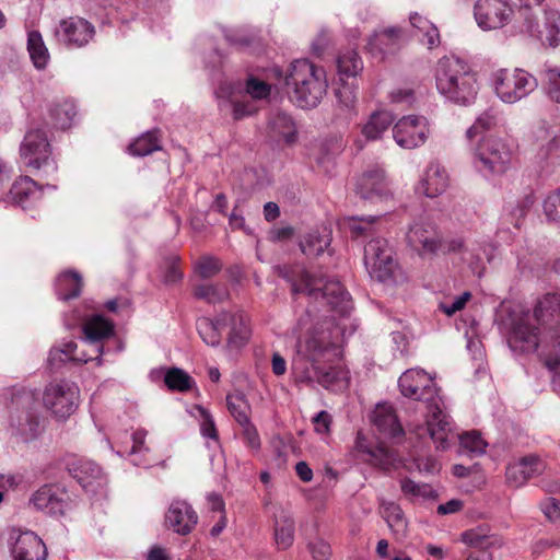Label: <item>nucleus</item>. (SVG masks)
<instances>
[{
    "mask_svg": "<svg viewBox=\"0 0 560 560\" xmlns=\"http://www.w3.org/2000/svg\"><path fill=\"white\" fill-rule=\"evenodd\" d=\"M509 346L521 353L540 349L545 365L560 383V293H547L539 300L533 318L523 316L514 322Z\"/></svg>",
    "mask_w": 560,
    "mask_h": 560,
    "instance_id": "obj_1",
    "label": "nucleus"
},
{
    "mask_svg": "<svg viewBox=\"0 0 560 560\" xmlns=\"http://www.w3.org/2000/svg\"><path fill=\"white\" fill-rule=\"evenodd\" d=\"M335 346L323 335L312 332L300 338L296 343V355L292 369L299 383L319 384L334 392L343 390L349 386V371L340 365L326 368Z\"/></svg>",
    "mask_w": 560,
    "mask_h": 560,
    "instance_id": "obj_2",
    "label": "nucleus"
},
{
    "mask_svg": "<svg viewBox=\"0 0 560 560\" xmlns=\"http://www.w3.org/2000/svg\"><path fill=\"white\" fill-rule=\"evenodd\" d=\"M398 386L405 397L428 402L427 431L436 448H446L451 423L436 401L434 381L424 371L410 369L400 375Z\"/></svg>",
    "mask_w": 560,
    "mask_h": 560,
    "instance_id": "obj_3",
    "label": "nucleus"
},
{
    "mask_svg": "<svg viewBox=\"0 0 560 560\" xmlns=\"http://www.w3.org/2000/svg\"><path fill=\"white\" fill-rule=\"evenodd\" d=\"M376 217L352 219L349 224L351 237H371L364 247V264L370 276L380 282L396 280L399 265L395 258L394 248L383 237H374Z\"/></svg>",
    "mask_w": 560,
    "mask_h": 560,
    "instance_id": "obj_4",
    "label": "nucleus"
},
{
    "mask_svg": "<svg viewBox=\"0 0 560 560\" xmlns=\"http://www.w3.org/2000/svg\"><path fill=\"white\" fill-rule=\"evenodd\" d=\"M284 80L291 101L301 108L316 107L328 88L325 70L307 59L294 60Z\"/></svg>",
    "mask_w": 560,
    "mask_h": 560,
    "instance_id": "obj_5",
    "label": "nucleus"
},
{
    "mask_svg": "<svg viewBox=\"0 0 560 560\" xmlns=\"http://www.w3.org/2000/svg\"><path fill=\"white\" fill-rule=\"evenodd\" d=\"M435 82L442 95L462 105L472 102L478 92L476 73L466 62L454 56H445L438 61Z\"/></svg>",
    "mask_w": 560,
    "mask_h": 560,
    "instance_id": "obj_6",
    "label": "nucleus"
},
{
    "mask_svg": "<svg viewBox=\"0 0 560 560\" xmlns=\"http://www.w3.org/2000/svg\"><path fill=\"white\" fill-rule=\"evenodd\" d=\"M406 241L423 259H431L440 254L462 253L465 247L462 238L445 241L436 225L424 220L416 221L409 226Z\"/></svg>",
    "mask_w": 560,
    "mask_h": 560,
    "instance_id": "obj_7",
    "label": "nucleus"
},
{
    "mask_svg": "<svg viewBox=\"0 0 560 560\" xmlns=\"http://www.w3.org/2000/svg\"><path fill=\"white\" fill-rule=\"evenodd\" d=\"M516 148L510 137L483 136L474 150V163L481 172L503 174L509 170Z\"/></svg>",
    "mask_w": 560,
    "mask_h": 560,
    "instance_id": "obj_8",
    "label": "nucleus"
},
{
    "mask_svg": "<svg viewBox=\"0 0 560 560\" xmlns=\"http://www.w3.org/2000/svg\"><path fill=\"white\" fill-rule=\"evenodd\" d=\"M493 81L497 95L509 104L524 98L537 88L536 78L523 69H500Z\"/></svg>",
    "mask_w": 560,
    "mask_h": 560,
    "instance_id": "obj_9",
    "label": "nucleus"
},
{
    "mask_svg": "<svg viewBox=\"0 0 560 560\" xmlns=\"http://www.w3.org/2000/svg\"><path fill=\"white\" fill-rule=\"evenodd\" d=\"M79 402V387L67 381L49 383L43 393L45 408L58 420H66L73 415Z\"/></svg>",
    "mask_w": 560,
    "mask_h": 560,
    "instance_id": "obj_10",
    "label": "nucleus"
},
{
    "mask_svg": "<svg viewBox=\"0 0 560 560\" xmlns=\"http://www.w3.org/2000/svg\"><path fill=\"white\" fill-rule=\"evenodd\" d=\"M292 290L295 293H305L308 296L318 299L322 296L332 307L340 306L348 299V292L338 280H325L322 277H316L308 271H303L300 280L294 282Z\"/></svg>",
    "mask_w": 560,
    "mask_h": 560,
    "instance_id": "obj_11",
    "label": "nucleus"
},
{
    "mask_svg": "<svg viewBox=\"0 0 560 560\" xmlns=\"http://www.w3.org/2000/svg\"><path fill=\"white\" fill-rule=\"evenodd\" d=\"M429 135V122L425 117L409 115L400 118L393 128L396 143L404 149L422 145Z\"/></svg>",
    "mask_w": 560,
    "mask_h": 560,
    "instance_id": "obj_12",
    "label": "nucleus"
},
{
    "mask_svg": "<svg viewBox=\"0 0 560 560\" xmlns=\"http://www.w3.org/2000/svg\"><path fill=\"white\" fill-rule=\"evenodd\" d=\"M94 35L95 28L93 24L79 16L61 20L55 31L57 42L69 48L85 46Z\"/></svg>",
    "mask_w": 560,
    "mask_h": 560,
    "instance_id": "obj_13",
    "label": "nucleus"
},
{
    "mask_svg": "<svg viewBox=\"0 0 560 560\" xmlns=\"http://www.w3.org/2000/svg\"><path fill=\"white\" fill-rule=\"evenodd\" d=\"M9 539L14 540L12 546V555L14 560L46 559V546L34 532H22L20 528H11Z\"/></svg>",
    "mask_w": 560,
    "mask_h": 560,
    "instance_id": "obj_14",
    "label": "nucleus"
},
{
    "mask_svg": "<svg viewBox=\"0 0 560 560\" xmlns=\"http://www.w3.org/2000/svg\"><path fill=\"white\" fill-rule=\"evenodd\" d=\"M21 159L26 166L38 170L50 156V144L42 129L30 130L21 144Z\"/></svg>",
    "mask_w": 560,
    "mask_h": 560,
    "instance_id": "obj_15",
    "label": "nucleus"
},
{
    "mask_svg": "<svg viewBox=\"0 0 560 560\" xmlns=\"http://www.w3.org/2000/svg\"><path fill=\"white\" fill-rule=\"evenodd\" d=\"M511 13L512 9L502 0H478L475 4V19L483 30L502 27Z\"/></svg>",
    "mask_w": 560,
    "mask_h": 560,
    "instance_id": "obj_16",
    "label": "nucleus"
},
{
    "mask_svg": "<svg viewBox=\"0 0 560 560\" xmlns=\"http://www.w3.org/2000/svg\"><path fill=\"white\" fill-rule=\"evenodd\" d=\"M197 523V512L184 500H174L165 514L166 526L182 536L190 534Z\"/></svg>",
    "mask_w": 560,
    "mask_h": 560,
    "instance_id": "obj_17",
    "label": "nucleus"
},
{
    "mask_svg": "<svg viewBox=\"0 0 560 560\" xmlns=\"http://www.w3.org/2000/svg\"><path fill=\"white\" fill-rule=\"evenodd\" d=\"M546 464L536 455H528L506 467V481L512 487H521L527 480L544 472Z\"/></svg>",
    "mask_w": 560,
    "mask_h": 560,
    "instance_id": "obj_18",
    "label": "nucleus"
},
{
    "mask_svg": "<svg viewBox=\"0 0 560 560\" xmlns=\"http://www.w3.org/2000/svg\"><path fill=\"white\" fill-rule=\"evenodd\" d=\"M357 194L363 199H386L389 190L384 171L374 168L362 174L357 182Z\"/></svg>",
    "mask_w": 560,
    "mask_h": 560,
    "instance_id": "obj_19",
    "label": "nucleus"
},
{
    "mask_svg": "<svg viewBox=\"0 0 560 560\" xmlns=\"http://www.w3.org/2000/svg\"><path fill=\"white\" fill-rule=\"evenodd\" d=\"M448 186V175L439 162H430L418 185V191L429 198L443 194Z\"/></svg>",
    "mask_w": 560,
    "mask_h": 560,
    "instance_id": "obj_20",
    "label": "nucleus"
},
{
    "mask_svg": "<svg viewBox=\"0 0 560 560\" xmlns=\"http://www.w3.org/2000/svg\"><path fill=\"white\" fill-rule=\"evenodd\" d=\"M402 39L400 27H388L375 32L368 42V49L374 57L384 58L386 54H393L399 49Z\"/></svg>",
    "mask_w": 560,
    "mask_h": 560,
    "instance_id": "obj_21",
    "label": "nucleus"
},
{
    "mask_svg": "<svg viewBox=\"0 0 560 560\" xmlns=\"http://www.w3.org/2000/svg\"><path fill=\"white\" fill-rule=\"evenodd\" d=\"M65 493L60 492L55 486H43L32 497L33 505L48 514H63L66 502Z\"/></svg>",
    "mask_w": 560,
    "mask_h": 560,
    "instance_id": "obj_22",
    "label": "nucleus"
},
{
    "mask_svg": "<svg viewBox=\"0 0 560 560\" xmlns=\"http://www.w3.org/2000/svg\"><path fill=\"white\" fill-rule=\"evenodd\" d=\"M372 422L384 435L396 438L402 434L400 425L394 408L387 404H380L372 413Z\"/></svg>",
    "mask_w": 560,
    "mask_h": 560,
    "instance_id": "obj_23",
    "label": "nucleus"
},
{
    "mask_svg": "<svg viewBox=\"0 0 560 560\" xmlns=\"http://www.w3.org/2000/svg\"><path fill=\"white\" fill-rule=\"evenodd\" d=\"M331 231L326 226L316 228L300 241V248L306 256H318L330 245Z\"/></svg>",
    "mask_w": 560,
    "mask_h": 560,
    "instance_id": "obj_24",
    "label": "nucleus"
},
{
    "mask_svg": "<svg viewBox=\"0 0 560 560\" xmlns=\"http://www.w3.org/2000/svg\"><path fill=\"white\" fill-rule=\"evenodd\" d=\"M294 520L292 515L281 510L275 515L273 537L278 549L287 550L294 541Z\"/></svg>",
    "mask_w": 560,
    "mask_h": 560,
    "instance_id": "obj_25",
    "label": "nucleus"
},
{
    "mask_svg": "<svg viewBox=\"0 0 560 560\" xmlns=\"http://www.w3.org/2000/svg\"><path fill=\"white\" fill-rule=\"evenodd\" d=\"M83 332L86 341L90 343H98L114 335L115 325L103 315H93L84 322Z\"/></svg>",
    "mask_w": 560,
    "mask_h": 560,
    "instance_id": "obj_26",
    "label": "nucleus"
},
{
    "mask_svg": "<svg viewBox=\"0 0 560 560\" xmlns=\"http://www.w3.org/2000/svg\"><path fill=\"white\" fill-rule=\"evenodd\" d=\"M69 471L84 489L103 479L102 468L92 460L79 459L71 464Z\"/></svg>",
    "mask_w": 560,
    "mask_h": 560,
    "instance_id": "obj_27",
    "label": "nucleus"
},
{
    "mask_svg": "<svg viewBox=\"0 0 560 560\" xmlns=\"http://www.w3.org/2000/svg\"><path fill=\"white\" fill-rule=\"evenodd\" d=\"M536 26L534 32H538V37L544 45L557 47L560 45V12L557 10H547L545 12L544 28L537 30L538 24L534 20Z\"/></svg>",
    "mask_w": 560,
    "mask_h": 560,
    "instance_id": "obj_28",
    "label": "nucleus"
},
{
    "mask_svg": "<svg viewBox=\"0 0 560 560\" xmlns=\"http://www.w3.org/2000/svg\"><path fill=\"white\" fill-rule=\"evenodd\" d=\"M40 196L37 184L28 176L16 179L10 189L11 200L23 208L28 201L36 200Z\"/></svg>",
    "mask_w": 560,
    "mask_h": 560,
    "instance_id": "obj_29",
    "label": "nucleus"
},
{
    "mask_svg": "<svg viewBox=\"0 0 560 560\" xmlns=\"http://www.w3.org/2000/svg\"><path fill=\"white\" fill-rule=\"evenodd\" d=\"M270 135L273 138L282 139L287 144L296 141V127L291 116L278 112L269 120Z\"/></svg>",
    "mask_w": 560,
    "mask_h": 560,
    "instance_id": "obj_30",
    "label": "nucleus"
},
{
    "mask_svg": "<svg viewBox=\"0 0 560 560\" xmlns=\"http://www.w3.org/2000/svg\"><path fill=\"white\" fill-rule=\"evenodd\" d=\"M82 287V277L75 271L68 270L57 278L56 292L60 300L69 301L81 294Z\"/></svg>",
    "mask_w": 560,
    "mask_h": 560,
    "instance_id": "obj_31",
    "label": "nucleus"
},
{
    "mask_svg": "<svg viewBox=\"0 0 560 560\" xmlns=\"http://www.w3.org/2000/svg\"><path fill=\"white\" fill-rule=\"evenodd\" d=\"M394 117L387 110H377L371 114L368 121L362 126L361 132L366 140H377L393 124Z\"/></svg>",
    "mask_w": 560,
    "mask_h": 560,
    "instance_id": "obj_32",
    "label": "nucleus"
},
{
    "mask_svg": "<svg viewBox=\"0 0 560 560\" xmlns=\"http://www.w3.org/2000/svg\"><path fill=\"white\" fill-rule=\"evenodd\" d=\"M229 326L230 343L237 348L244 346L250 336V328L247 315L243 312L231 314L229 319Z\"/></svg>",
    "mask_w": 560,
    "mask_h": 560,
    "instance_id": "obj_33",
    "label": "nucleus"
},
{
    "mask_svg": "<svg viewBox=\"0 0 560 560\" xmlns=\"http://www.w3.org/2000/svg\"><path fill=\"white\" fill-rule=\"evenodd\" d=\"M75 115V104L70 100L58 102L49 108L51 124L58 129L65 130L70 128Z\"/></svg>",
    "mask_w": 560,
    "mask_h": 560,
    "instance_id": "obj_34",
    "label": "nucleus"
},
{
    "mask_svg": "<svg viewBox=\"0 0 560 560\" xmlns=\"http://www.w3.org/2000/svg\"><path fill=\"white\" fill-rule=\"evenodd\" d=\"M27 50L30 57L37 69H44L49 60L48 49L38 31H32L27 36Z\"/></svg>",
    "mask_w": 560,
    "mask_h": 560,
    "instance_id": "obj_35",
    "label": "nucleus"
},
{
    "mask_svg": "<svg viewBox=\"0 0 560 560\" xmlns=\"http://www.w3.org/2000/svg\"><path fill=\"white\" fill-rule=\"evenodd\" d=\"M369 455L368 462L383 470H389L397 460V454L385 444L380 443L375 447L361 450Z\"/></svg>",
    "mask_w": 560,
    "mask_h": 560,
    "instance_id": "obj_36",
    "label": "nucleus"
},
{
    "mask_svg": "<svg viewBox=\"0 0 560 560\" xmlns=\"http://www.w3.org/2000/svg\"><path fill=\"white\" fill-rule=\"evenodd\" d=\"M160 136L158 130H151L137 138L128 148L135 156H145L161 150Z\"/></svg>",
    "mask_w": 560,
    "mask_h": 560,
    "instance_id": "obj_37",
    "label": "nucleus"
},
{
    "mask_svg": "<svg viewBox=\"0 0 560 560\" xmlns=\"http://www.w3.org/2000/svg\"><path fill=\"white\" fill-rule=\"evenodd\" d=\"M382 515L388 527L396 536H404L407 528V522L401 508L393 502L383 506Z\"/></svg>",
    "mask_w": 560,
    "mask_h": 560,
    "instance_id": "obj_38",
    "label": "nucleus"
},
{
    "mask_svg": "<svg viewBox=\"0 0 560 560\" xmlns=\"http://www.w3.org/2000/svg\"><path fill=\"white\" fill-rule=\"evenodd\" d=\"M164 383L170 390L186 393L195 385L194 378L184 370L171 368L164 376Z\"/></svg>",
    "mask_w": 560,
    "mask_h": 560,
    "instance_id": "obj_39",
    "label": "nucleus"
},
{
    "mask_svg": "<svg viewBox=\"0 0 560 560\" xmlns=\"http://www.w3.org/2000/svg\"><path fill=\"white\" fill-rule=\"evenodd\" d=\"M194 296L207 303L215 304L229 298V290L224 284H196Z\"/></svg>",
    "mask_w": 560,
    "mask_h": 560,
    "instance_id": "obj_40",
    "label": "nucleus"
},
{
    "mask_svg": "<svg viewBox=\"0 0 560 560\" xmlns=\"http://www.w3.org/2000/svg\"><path fill=\"white\" fill-rule=\"evenodd\" d=\"M337 67L340 80L343 81V77H355L362 70L363 63L357 51L349 50L338 57Z\"/></svg>",
    "mask_w": 560,
    "mask_h": 560,
    "instance_id": "obj_41",
    "label": "nucleus"
},
{
    "mask_svg": "<svg viewBox=\"0 0 560 560\" xmlns=\"http://www.w3.org/2000/svg\"><path fill=\"white\" fill-rule=\"evenodd\" d=\"M226 406L238 424H246L249 421L250 407L243 394H229L226 396Z\"/></svg>",
    "mask_w": 560,
    "mask_h": 560,
    "instance_id": "obj_42",
    "label": "nucleus"
},
{
    "mask_svg": "<svg viewBox=\"0 0 560 560\" xmlns=\"http://www.w3.org/2000/svg\"><path fill=\"white\" fill-rule=\"evenodd\" d=\"M462 453L476 456L486 452L487 443L477 431L465 432L459 436Z\"/></svg>",
    "mask_w": 560,
    "mask_h": 560,
    "instance_id": "obj_43",
    "label": "nucleus"
},
{
    "mask_svg": "<svg viewBox=\"0 0 560 560\" xmlns=\"http://www.w3.org/2000/svg\"><path fill=\"white\" fill-rule=\"evenodd\" d=\"M223 268L222 261L210 255L201 256L195 262V272L202 279H210L218 275Z\"/></svg>",
    "mask_w": 560,
    "mask_h": 560,
    "instance_id": "obj_44",
    "label": "nucleus"
},
{
    "mask_svg": "<svg viewBox=\"0 0 560 560\" xmlns=\"http://www.w3.org/2000/svg\"><path fill=\"white\" fill-rule=\"evenodd\" d=\"M462 541L469 547L485 550L491 544V537L482 527L467 529L462 534Z\"/></svg>",
    "mask_w": 560,
    "mask_h": 560,
    "instance_id": "obj_45",
    "label": "nucleus"
},
{
    "mask_svg": "<svg viewBox=\"0 0 560 560\" xmlns=\"http://www.w3.org/2000/svg\"><path fill=\"white\" fill-rule=\"evenodd\" d=\"M497 116L491 112L481 114L475 121V124L467 130L466 136L469 140H472L478 135L490 131L497 126Z\"/></svg>",
    "mask_w": 560,
    "mask_h": 560,
    "instance_id": "obj_46",
    "label": "nucleus"
},
{
    "mask_svg": "<svg viewBox=\"0 0 560 560\" xmlns=\"http://www.w3.org/2000/svg\"><path fill=\"white\" fill-rule=\"evenodd\" d=\"M77 348H78V346L75 342L69 341L65 345L63 349L50 351L49 359L50 360L58 359L59 361L71 360V361H77L80 363H86L94 359L93 357L77 355L75 354Z\"/></svg>",
    "mask_w": 560,
    "mask_h": 560,
    "instance_id": "obj_47",
    "label": "nucleus"
},
{
    "mask_svg": "<svg viewBox=\"0 0 560 560\" xmlns=\"http://www.w3.org/2000/svg\"><path fill=\"white\" fill-rule=\"evenodd\" d=\"M544 213L549 221L560 222V188L545 199Z\"/></svg>",
    "mask_w": 560,
    "mask_h": 560,
    "instance_id": "obj_48",
    "label": "nucleus"
},
{
    "mask_svg": "<svg viewBox=\"0 0 560 560\" xmlns=\"http://www.w3.org/2000/svg\"><path fill=\"white\" fill-rule=\"evenodd\" d=\"M270 84L257 78L250 77L246 82V93L256 100L267 98L270 94Z\"/></svg>",
    "mask_w": 560,
    "mask_h": 560,
    "instance_id": "obj_49",
    "label": "nucleus"
},
{
    "mask_svg": "<svg viewBox=\"0 0 560 560\" xmlns=\"http://www.w3.org/2000/svg\"><path fill=\"white\" fill-rule=\"evenodd\" d=\"M547 93L549 97L560 103V68L548 69L546 72Z\"/></svg>",
    "mask_w": 560,
    "mask_h": 560,
    "instance_id": "obj_50",
    "label": "nucleus"
},
{
    "mask_svg": "<svg viewBox=\"0 0 560 560\" xmlns=\"http://www.w3.org/2000/svg\"><path fill=\"white\" fill-rule=\"evenodd\" d=\"M199 335L207 345L212 347L218 346L221 341L218 327L212 322L207 319L202 320L199 325Z\"/></svg>",
    "mask_w": 560,
    "mask_h": 560,
    "instance_id": "obj_51",
    "label": "nucleus"
},
{
    "mask_svg": "<svg viewBox=\"0 0 560 560\" xmlns=\"http://www.w3.org/2000/svg\"><path fill=\"white\" fill-rule=\"evenodd\" d=\"M198 410H199L200 417H201V422H200L201 434L206 438H209L212 440H218V431H217L215 423H214V420H213L211 413L202 407H198Z\"/></svg>",
    "mask_w": 560,
    "mask_h": 560,
    "instance_id": "obj_52",
    "label": "nucleus"
},
{
    "mask_svg": "<svg viewBox=\"0 0 560 560\" xmlns=\"http://www.w3.org/2000/svg\"><path fill=\"white\" fill-rule=\"evenodd\" d=\"M307 549L314 560H328L331 556L330 545L322 538L308 542Z\"/></svg>",
    "mask_w": 560,
    "mask_h": 560,
    "instance_id": "obj_53",
    "label": "nucleus"
},
{
    "mask_svg": "<svg viewBox=\"0 0 560 560\" xmlns=\"http://www.w3.org/2000/svg\"><path fill=\"white\" fill-rule=\"evenodd\" d=\"M336 97L338 103L346 109L351 110L354 108L357 94L350 85L343 83L339 89H337Z\"/></svg>",
    "mask_w": 560,
    "mask_h": 560,
    "instance_id": "obj_54",
    "label": "nucleus"
},
{
    "mask_svg": "<svg viewBox=\"0 0 560 560\" xmlns=\"http://www.w3.org/2000/svg\"><path fill=\"white\" fill-rule=\"evenodd\" d=\"M471 298L470 292H464L460 296H457L452 303H441L439 308L447 316H453L456 312L463 310L466 303Z\"/></svg>",
    "mask_w": 560,
    "mask_h": 560,
    "instance_id": "obj_55",
    "label": "nucleus"
},
{
    "mask_svg": "<svg viewBox=\"0 0 560 560\" xmlns=\"http://www.w3.org/2000/svg\"><path fill=\"white\" fill-rule=\"evenodd\" d=\"M243 428L242 438L246 445L253 450L260 447V438L257 429L252 424L250 420L246 424H240Z\"/></svg>",
    "mask_w": 560,
    "mask_h": 560,
    "instance_id": "obj_56",
    "label": "nucleus"
},
{
    "mask_svg": "<svg viewBox=\"0 0 560 560\" xmlns=\"http://www.w3.org/2000/svg\"><path fill=\"white\" fill-rule=\"evenodd\" d=\"M541 511L546 517L556 522L560 520V501L553 498H548L541 503Z\"/></svg>",
    "mask_w": 560,
    "mask_h": 560,
    "instance_id": "obj_57",
    "label": "nucleus"
},
{
    "mask_svg": "<svg viewBox=\"0 0 560 560\" xmlns=\"http://www.w3.org/2000/svg\"><path fill=\"white\" fill-rule=\"evenodd\" d=\"M544 0H520L521 2V12L525 19L526 30L528 32H533L536 24L534 23V16L530 14L529 10L534 5H540Z\"/></svg>",
    "mask_w": 560,
    "mask_h": 560,
    "instance_id": "obj_58",
    "label": "nucleus"
},
{
    "mask_svg": "<svg viewBox=\"0 0 560 560\" xmlns=\"http://www.w3.org/2000/svg\"><path fill=\"white\" fill-rule=\"evenodd\" d=\"M331 422V416L325 410L318 412L313 419L314 429L320 434L329 433Z\"/></svg>",
    "mask_w": 560,
    "mask_h": 560,
    "instance_id": "obj_59",
    "label": "nucleus"
},
{
    "mask_svg": "<svg viewBox=\"0 0 560 560\" xmlns=\"http://www.w3.org/2000/svg\"><path fill=\"white\" fill-rule=\"evenodd\" d=\"M400 488L406 495L420 497L427 494L424 486H420L409 478H404L400 481Z\"/></svg>",
    "mask_w": 560,
    "mask_h": 560,
    "instance_id": "obj_60",
    "label": "nucleus"
},
{
    "mask_svg": "<svg viewBox=\"0 0 560 560\" xmlns=\"http://www.w3.org/2000/svg\"><path fill=\"white\" fill-rule=\"evenodd\" d=\"M422 33V43L428 46V48L432 49L440 45V33L438 27L432 24L428 28L421 32Z\"/></svg>",
    "mask_w": 560,
    "mask_h": 560,
    "instance_id": "obj_61",
    "label": "nucleus"
},
{
    "mask_svg": "<svg viewBox=\"0 0 560 560\" xmlns=\"http://www.w3.org/2000/svg\"><path fill=\"white\" fill-rule=\"evenodd\" d=\"M256 110L254 104L249 101L234 102L233 116L234 119H242L245 116L253 114Z\"/></svg>",
    "mask_w": 560,
    "mask_h": 560,
    "instance_id": "obj_62",
    "label": "nucleus"
},
{
    "mask_svg": "<svg viewBox=\"0 0 560 560\" xmlns=\"http://www.w3.org/2000/svg\"><path fill=\"white\" fill-rule=\"evenodd\" d=\"M178 258H174L173 261L170 264V266L166 269L165 272V282L166 283H175L179 281L183 277V272L180 271L178 265H177Z\"/></svg>",
    "mask_w": 560,
    "mask_h": 560,
    "instance_id": "obj_63",
    "label": "nucleus"
},
{
    "mask_svg": "<svg viewBox=\"0 0 560 560\" xmlns=\"http://www.w3.org/2000/svg\"><path fill=\"white\" fill-rule=\"evenodd\" d=\"M225 39L237 47H245L252 43V38L247 35L240 34L237 32H228L225 34Z\"/></svg>",
    "mask_w": 560,
    "mask_h": 560,
    "instance_id": "obj_64",
    "label": "nucleus"
}]
</instances>
